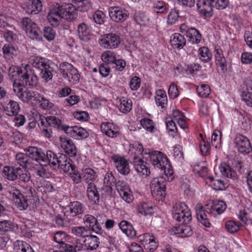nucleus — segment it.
<instances>
[{"label": "nucleus", "mask_w": 252, "mask_h": 252, "mask_svg": "<svg viewBox=\"0 0 252 252\" xmlns=\"http://www.w3.org/2000/svg\"><path fill=\"white\" fill-rule=\"evenodd\" d=\"M29 151L32 157L37 161L43 162L45 164L52 166L58 165L66 173L75 166L72 164V160L63 154H59L58 156L51 150L43 151L41 149L34 148H30Z\"/></svg>", "instance_id": "obj_1"}, {"label": "nucleus", "mask_w": 252, "mask_h": 252, "mask_svg": "<svg viewBox=\"0 0 252 252\" xmlns=\"http://www.w3.org/2000/svg\"><path fill=\"white\" fill-rule=\"evenodd\" d=\"M22 83H13V90L16 95L23 102L31 104H36L37 99L40 97L37 92L25 90V86H32L36 83L37 77L32 70H26L21 76Z\"/></svg>", "instance_id": "obj_2"}, {"label": "nucleus", "mask_w": 252, "mask_h": 252, "mask_svg": "<svg viewBox=\"0 0 252 252\" xmlns=\"http://www.w3.org/2000/svg\"><path fill=\"white\" fill-rule=\"evenodd\" d=\"M77 16V10L72 4L65 3L61 5L56 3L50 7L47 19L52 26L56 27L60 24L62 19L72 21Z\"/></svg>", "instance_id": "obj_3"}, {"label": "nucleus", "mask_w": 252, "mask_h": 252, "mask_svg": "<svg viewBox=\"0 0 252 252\" xmlns=\"http://www.w3.org/2000/svg\"><path fill=\"white\" fill-rule=\"evenodd\" d=\"M226 205L221 200H214L205 205V210L203 209V206L197 204L195 206L196 218L204 226L206 227H210V223L205 212L212 216L216 217L221 214L226 209Z\"/></svg>", "instance_id": "obj_4"}, {"label": "nucleus", "mask_w": 252, "mask_h": 252, "mask_svg": "<svg viewBox=\"0 0 252 252\" xmlns=\"http://www.w3.org/2000/svg\"><path fill=\"white\" fill-rule=\"evenodd\" d=\"M145 159L150 162L155 168L163 171L168 181L171 182L174 177L173 170L167 157L160 151L147 149L145 153Z\"/></svg>", "instance_id": "obj_5"}, {"label": "nucleus", "mask_w": 252, "mask_h": 252, "mask_svg": "<svg viewBox=\"0 0 252 252\" xmlns=\"http://www.w3.org/2000/svg\"><path fill=\"white\" fill-rule=\"evenodd\" d=\"M32 66L40 71L39 76L45 82L51 80L53 78V64L48 59L37 56L31 58Z\"/></svg>", "instance_id": "obj_6"}, {"label": "nucleus", "mask_w": 252, "mask_h": 252, "mask_svg": "<svg viewBox=\"0 0 252 252\" xmlns=\"http://www.w3.org/2000/svg\"><path fill=\"white\" fill-rule=\"evenodd\" d=\"M8 191L12 197L15 206L20 211L27 210L33 202L32 198L26 197L14 185L9 186Z\"/></svg>", "instance_id": "obj_7"}, {"label": "nucleus", "mask_w": 252, "mask_h": 252, "mask_svg": "<svg viewBox=\"0 0 252 252\" xmlns=\"http://www.w3.org/2000/svg\"><path fill=\"white\" fill-rule=\"evenodd\" d=\"M166 180L165 177L160 176L153 179L151 182L152 194L157 200H161L166 195Z\"/></svg>", "instance_id": "obj_8"}, {"label": "nucleus", "mask_w": 252, "mask_h": 252, "mask_svg": "<svg viewBox=\"0 0 252 252\" xmlns=\"http://www.w3.org/2000/svg\"><path fill=\"white\" fill-rule=\"evenodd\" d=\"M172 217L179 222L188 223L191 220V215L189 207L183 202L176 203L173 207Z\"/></svg>", "instance_id": "obj_9"}, {"label": "nucleus", "mask_w": 252, "mask_h": 252, "mask_svg": "<svg viewBox=\"0 0 252 252\" xmlns=\"http://www.w3.org/2000/svg\"><path fill=\"white\" fill-rule=\"evenodd\" d=\"M121 38L120 35L116 33H109L100 36L98 39L100 45L108 49H113L118 48L121 44Z\"/></svg>", "instance_id": "obj_10"}, {"label": "nucleus", "mask_w": 252, "mask_h": 252, "mask_svg": "<svg viewBox=\"0 0 252 252\" xmlns=\"http://www.w3.org/2000/svg\"><path fill=\"white\" fill-rule=\"evenodd\" d=\"M21 27L27 36L32 39H39L40 38V31L37 25L31 19L25 17L21 21Z\"/></svg>", "instance_id": "obj_11"}, {"label": "nucleus", "mask_w": 252, "mask_h": 252, "mask_svg": "<svg viewBox=\"0 0 252 252\" xmlns=\"http://www.w3.org/2000/svg\"><path fill=\"white\" fill-rule=\"evenodd\" d=\"M59 71L63 77L69 82H78L79 80V74L77 69L68 63H62L60 65Z\"/></svg>", "instance_id": "obj_12"}, {"label": "nucleus", "mask_w": 252, "mask_h": 252, "mask_svg": "<svg viewBox=\"0 0 252 252\" xmlns=\"http://www.w3.org/2000/svg\"><path fill=\"white\" fill-rule=\"evenodd\" d=\"M108 13L110 18L117 23L124 22L129 16V13L127 10L119 6L109 7Z\"/></svg>", "instance_id": "obj_13"}, {"label": "nucleus", "mask_w": 252, "mask_h": 252, "mask_svg": "<svg viewBox=\"0 0 252 252\" xmlns=\"http://www.w3.org/2000/svg\"><path fill=\"white\" fill-rule=\"evenodd\" d=\"M32 148L38 149L34 147H29L26 149L27 153H19L15 156V162L25 168L29 169H32V167L33 160L37 161L35 159L32 157L29 151V149Z\"/></svg>", "instance_id": "obj_14"}, {"label": "nucleus", "mask_w": 252, "mask_h": 252, "mask_svg": "<svg viewBox=\"0 0 252 252\" xmlns=\"http://www.w3.org/2000/svg\"><path fill=\"white\" fill-rule=\"evenodd\" d=\"M234 144L238 151L244 155L248 154L252 151L250 140L243 135L238 134L235 136Z\"/></svg>", "instance_id": "obj_15"}, {"label": "nucleus", "mask_w": 252, "mask_h": 252, "mask_svg": "<svg viewBox=\"0 0 252 252\" xmlns=\"http://www.w3.org/2000/svg\"><path fill=\"white\" fill-rule=\"evenodd\" d=\"M116 189L121 197L126 202H132L133 197L128 185L124 181L119 180L116 183Z\"/></svg>", "instance_id": "obj_16"}, {"label": "nucleus", "mask_w": 252, "mask_h": 252, "mask_svg": "<svg viewBox=\"0 0 252 252\" xmlns=\"http://www.w3.org/2000/svg\"><path fill=\"white\" fill-rule=\"evenodd\" d=\"M115 166L117 171L124 175H127L130 171L128 160L124 157L119 155H115L112 157Z\"/></svg>", "instance_id": "obj_17"}, {"label": "nucleus", "mask_w": 252, "mask_h": 252, "mask_svg": "<svg viewBox=\"0 0 252 252\" xmlns=\"http://www.w3.org/2000/svg\"><path fill=\"white\" fill-rule=\"evenodd\" d=\"M210 4H208L207 7L200 9V12L206 17L210 16L212 14V7L217 9L222 10L225 9L228 5V0H212Z\"/></svg>", "instance_id": "obj_18"}, {"label": "nucleus", "mask_w": 252, "mask_h": 252, "mask_svg": "<svg viewBox=\"0 0 252 252\" xmlns=\"http://www.w3.org/2000/svg\"><path fill=\"white\" fill-rule=\"evenodd\" d=\"M85 209V205L79 201L71 202L64 208V215L75 217L82 214Z\"/></svg>", "instance_id": "obj_19"}, {"label": "nucleus", "mask_w": 252, "mask_h": 252, "mask_svg": "<svg viewBox=\"0 0 252 252\" xmlns=\"http://www.w3.org/2000/svg\"><path fill=\"white\" fill-rule=\"evenodd\" d=\"M60 144L63 151L70 157L75 156L76 155V147L73 141L65 136L59 137Z\"/></svg>", "instance_id": "obj_20"}, {"label": "nucleus", "mask_w": 252, "mask_h": 252, "mask_svg": "<svg viewBox=\"0 0 252 252\" xmlns=\"http://www.w3.org/2000/svg\"><path fill=\"white\" fill-rule=\"evenodd\" d=\"M83 220L89 230L90 229L96 234H101L102 233L103 230L99 226L97 219L94 217L87 214L84 216Z\"/></svg>", "instance_id": "obj_21"}, {"label": "nucleus", "mask_w": 252, "mask_h": 252, "mask_svg": "<svg viewBox=\"0 0 252 252\" xmlns=\"http://www.w3.org/2000/svg\"><path fill=\"white\" fill-rule=\"evenodd\" d=\"M32 70L30 68V66L27 64L23 69L20 68L15 65H11L9 67L8 69V75L9 78L14 82H17L16 81L17 79H19L20 81L22 82L21 79L22 76L26 72V70Z\"/></svg>", "instance_id": "obj_22"}, {"label": "nucleus", "mask_w": 252, "mask_h": 252, "mask_svg": "<svg viewBox=\"0 0 252 252\" xmlns=\"http://www.w3.org/2000/svg\"><path fill=\"white\" fill-rule=\"evenodd\" d=\"M187 224L183 223L178 226L174 227L171 230V234L181 238L190 236L192 234V230L191 227Z\"/></svg>", "instance_id": "obj_23"}, {"label": "nucleus", "mask_w": 252, "mask_h": 252, "mask_svg": "<svg viewBox=\"0 0 252 252\" xmlns=\"http://www.w3.org/2000/svg\"><path fill=\"white\" fill-rule=\"evenodd\" d=\"M100 128L102 132L110 138L116 137L119 134V127L112 123H103L101 125Z\"/></svg>", "instance_id": "obj_24"}, {"label": "nucleus", "mask_w": 252, "mask_h": 252, "mask_svg": "<svg viewBox=\"0 0 252 252\" xmlns=\"http://www.w3.org/2000/svg\"><path fill=\"white\" fill-rule=\"evenodd\" d=\"M86 192L87 197L91 203L97 204L99 203V195L94 183L90 182L88 184Z\"/></svg>", "instance_id": "obj_25"}, {"label": "nucleus", "mask_w": 252, "mask_h": 252, "mask_svg": "<svg viewBox=\"0 0 252 252\" xmlns=\"http://www.w3.org/2000/svg\"><path fill=\"white\" fill-rule=\"evenodd\" d=\"M65 132L71 137L79 139L85 138L88 136V133L84 128L77 126H68L65 129Z\"/></svg>", "instance_id": "obj_26"}, {"label": "nucleus", "mask_w": 252, "mask_h": 252, "mask_svg": "<svg viewBox=\"0 0 252 252\" xmlns=\"http://www.w3.org/2000/svg\"><path fill=\"white\" fill-rule=\"evenodd\" d=\"M133 158L134 167L137 172L142 175L147 176L149 175L150 170L147 166V163L136 156H134Z\"/></svg>", "instance_id": "obj_27"}, {"label": "nucleus", "mask_w": 252, "mask_h": 252, "mask_svg": "<svg viewBox=\"0 0 252 252\" xmlns=\"http://www.w3.org/2000/svg\"><path fill=\"white\" fill-rule=\"evenodd\" d=\"M237 216L243 222L246 223L250 220L252 223V204L248 203L245 208L240 209Z\"/></svg>", "instance_id": "obj_28"}, {"label": "nucleus", "mask_w": 252, "mask_h": 252, "mask_svg": "<svg viewBox=\"0 0 252 252\" xmlns=\"http://www.w3.org/2000/svg\"><path fill=\"white\" fill-rule=\"evenodd\" d=\"M38 126L40 130V134L44 138L51 141L53 137V131L52 127L44 119H41Z\"/></svg>", "instance_id": "obj_29"}, {"label": "nucleus", "mask_w": 252, "mask_h": 252, "mask_svg": "<svg viewBox=\"0 0 252 252\" xmlns=\"http://www.w3.org/2000/svg\"><path fill=\"white\" fill-rule=\"evenodd\" d=\"M85 248L89 251L96 249L99 245V239L95 235L89 234L83 241Z\"/></svg>", "instance_id": "obj_30"}, {"label": "nucleus", "mask_w": 252, "mask_h": 252, "mask_svg": "<svg viewBox=\"0 0 252 252\" xmlns=\"http://www.w3.org/2000/svg\"><path fill=\"white\" fill-rule=\"evenodd\" d=\"M42 7V4L40 0H30L25 10L29 14H36L41 10Z\"/></svg>", "instance_id": "obj_31"}, {"label": "nucleus", "mask_w": 252, "mask_h": 252, "mask_svg": "<svg viewBox=\"0 0 252 252\" xmlns=\"http://www.w3.org/2000/svg\"><path fill=\"white\" fill-rule=\"evenodd\" d=\"M186 39L179 33L173 34L170 38V43L174 48L182 49L186 45Z\"/></svg>", "instance_id": "obj_32"}, {"label": "nucleus", "mask_w": 252, "mask_h": 252, "mask_svg": "<svg viewBox=\"0 0 252 252\" xmlns=\"http://www.w3.org/2000/svg\"><path fill=\"white\" fill-rule=\"evenodd\" d=\"M20 169L18 167L5 166L3 169V176L9 180L14 181L18 177Z\"/></svg>", "instance_id": "obj_33"}, {"label": "nucleus", "mask_w": 252, "mask_h": 252, "mask_svg": "<svg viewBox=\"0 0 252 252\" xmlns=\"http://www.w3.org/2000/svg\"><path fill=\"white\" fill-rule=\"evenodd\" d=\"M155 101L157 106L161 108H165L167 105V97L165 92L162 89L156 92L155 96Z\"/></svg>", "instance_id": "obj_34"}, {"label": "nucleus", "mask_w": 252, "mask_h": 252, "mask_svg": "<svg viewBox=\"0 0 252 252\" xmlns=\"http://www.w3.org/2000/svg\"><path fill=\"white\" fill-rule=\"evenodd\" d=\"M51 127L61 129L65 132L67 126L63 124L62 121L58 118L53 116H48L44 119Z\"/></svg>", "instance_id": "obj_35"}, {"label": "nucleus", "mask_w": 252, "mask_h": 252, "mask_svg": "<svg viewBox=\"0 0 252 252\" xmlns=\"http://www.w3.org/2000/svg\"><path fill=\"white\" fill-rule=\"evenodd\" d=\"M119 226L127 237L133 238L136 236V231L129 222L126 220L121 221L119 224Z\"/></svg>", "instance_id": "obj_36"}, {"label": "nucleus", "mask_w": 252, "mask_h": 252, "mask_svg": "<svg viewBox=\"0 0 252 252\" xmlns=\"http://www.w3.org/2000/svg\"><path fill=\"white\" fill-rule=\"evenodd\" d=\"M19 104L12 100H10L4 107V111L5 114L9 116H15L20 111Z\"/></svg>", "instance_id": "obj_37"}, {"label": "nucleus", "mask_w": 252, "mask_h": 252, "mask_svg": "<svg viewBox=\"0 0 252 252\" xmlns=\"http://www.w3.org/2000/svg\"><path fill=\"white\" fill-rule=\"evenodd\" d=\"M156 210L155 207L146 202H141L137 206L138 212L144 216L152 215Z\"/></svg>", "instance_id": "obj_38"}, {"label": "nucleus", "mask_w": 252, "mask_h": 252, "mask_svg": "<svg viewBox=\"0 0 252 252\" xmlns=\"http://www.w3.org/2000/svg\"><path fill=\"white\" fill-rule=\"evenodd\" d=\"M39 164L33 163L32 167L30 170H34L37 175L42 178H47L48 176V173L46 169V167L48 164H45L43 162L37 161Z\"/></svg>", "instance_id": "obj_39"}, {"label": "nucleus", "mask_w": 252, "mask_h": 252, "mask_svg": "<svg viewBox=\"0 0 252 252\" xmlns=\"http://www.w3.org/2000/svg\"><path fill=\"white\" fill-rule=\"evenodd\" d=\"M2 52L5 59L10 60L16 56L17 49L10 44H6L2 48Z\"/></svg>", "instance_id": "obj_40"}, {"label": "nucleus", "mask_w": 252, "mask_h": 252, "mask_svg": "<svg viewBox=\"0 0 252 252\" xmlns=\"http://www.w3.org/2000/svg\"><path fill=\"white\" fill-rule=\"evenodd\" d=\"M119 102L118 108L121 112L127 113L131 110L132 102L130 99L127 97H122L120 98Z\"/></svg>", "instance_id": "obj_41"}, {"label": "nucleus", "mask_w": 252, "mask_h": 252, "mask_svg": "<svg viewBox=\"0 0 252 252\" xmlns=\"http://www.w3.org/2000/svg\"><path fill=\"white\" fill-rule=\"evenodd\" d=\"M82 176L83 180L89 184L90 182L93 183L97 177V174L95 171L90 168H87L83 170Z\"/></svg>", "instance_id": "obj_42"}, {"label": "nucleus", "mask_w": 252, "mask_h": 252, "mask_svg": "<svg viewBox=\"0 0 252 252\" xmlns=\"http://www.w3.org/2000/svg\"><path fill=\"white\" fill-rule=\"evenodd\" d=\"M77 32L81 40L87 41L89 39L90 31L87 25L85 23H82L78 25Z\"/></svg>", "instance_id": "obj_43"}, {"label": "nucleus", "mask_w": 252, "mask_h": 252, "mask_svg": "<svg viewBox=\"0 0 252 252\" xmlns=\"http://www.w3.org/2000/svg\"><path fill=\"white\" fill-rule=\"evenodd\" d=\"M71 233L79 238L85 239L89 234V230L85 226H74L71 228Z\"/></svg>", "instance_id": "obj_44"}, {"label": "nucleus", "mask_w": 252, "mask_h": 252, "mask_svg": "<svg viewBox=\"0 0 252 252\" xmlns=\"http://www.w3.org/2000/svg\"><path fill=\"white\" fill-rule=\"evenodd\" d=\"M15 252H34L31 246L27 242L17 240L14 243Z\"/></svg>", "instance_id": "obj_45"}, {"label": "nucleus", "mask_w": 252, "mask_h": 252, "mask_svg": "<svg viewBox=\"0 0 252 252\" xmlns=\"http://www.w3.org/2000/svg\"><path fill=\"white\" fill-rule=\"evenodd\" d=\"M193 171L196 174L201 177H205L207 174L208 169L205 162L196 163L193 168Z\"/></svg>", "instance_id": "obj_46"}, {"label": "nucleus", "mask_w": 252, "mask_h": 252, "mask_svg": "<svg viewBox=\"0 0 252 252\" xmlns=\"http://www.w3.org/2000/svg\"><path fill=\"white\" fill-rule=\"evenodd\" d=\"M219 169L221 174L228 178H233L236 176L235 171L227 163L223 162L220 164Z\"/></svg>", "instance_id": "obj_47"}, {"label": "nucleus", "mask_w": 252, "mask_h": 252, "mask_svg": "<svg viewBox=\"0 0 252 252\" xmlns=\"http://www.w3.org/2000/svg\"><path fill=\"white\" fill-rule=\"evenodd\" d=\"M189 39V41L193 44L199 43L202 38L201 34L195 28H192L189 32L187 36Z\"/></svg>", "instance_id": "obj_48"}, {"label": "nucleus", "mask_w": 252, "mask_h": 252, "mask_svg": "<svg viewBox=\"0 0 252 252\" xmlns=\"http://www.w3.org/2000/svg\"><path fill=\"white\" fill-rule=\"evenodd\" d=\"M39 103L40 108L44 110H49L54 106V104L49 99L40 94V97L37 99V103Z\"/></svg>", "instance_id": "obj_49"}, {"label": "nucleus", "mask_w": 252, "mask_h": 252, "mask_svg": "<svg viewBox=\"0 0 252 252\" xmlns=\"http://www.w3.org/2000/svg\"><path fill=\"white\" fill-rule=\"evenodd\" d=\"M199 58L205 62L209 61L212 58V54L209 49L206 47H202L198 50Z\"/></svg>", "instance_id": "obj_50"}, {"label": "nucleus", "mask_w": 252, "mask_h": 252, "mask_svg": "<svg viewBox=\"0 0 252 252\" xmlns=\"http://www.w3.org/2000/svg\"><path fill=\"white\" fill-rule=\"evenodd\" d=\"M140 124L142 127L150 132H153L155 128L154 122L148 118H144L141 120Z\"/></svg>", "instance_id": "obj_51"}, {"label": "nucleus", "mask_w": 252, "mask_h": 252, "mask_svg": "<svg viewBox=\"0 0 252 252\" xmlns=\"http://www.w3.org/2000/svg\"><path fill=\"white\" fill-rule=\"evenodd\" d=\"M14 224L10 220H4L0 221V231H11L14 230Z\"/></svg>", "instance_id": "obj_52"}, {"label": "nucleus", "mask_w": 252, "mask_h": 252, "mask_svg": "<svg viewBox=\"0 0 252 252\" xmlns=\"http://www.w3.org/2000/svg\"><path fill=\"white\" fill-rule=\"evenodd\" d=\"M102 60L107 64L114 63L116 60V55L114 52L107 51L103 53L101 56Z\"/></svg>", "instance_id": "obj_53"}, {"label": "nucleus", "mask_w": 252, "mask_h": 252, "mask_svg": "<svg viewBox=\"0 0 252 252\" xmlns=\"http://www.w3.org/2000/svg\"><path fill=\"white\" fill-rule=\"evenodd\" d=\"M79 101V96L72 92L68 98L64 99L63 104L65 106H71L78 103Z\"/></svg>", "instance_id": "obj_54"}, {"label": "nucleus", "mask_w": 252, "mask_h": 252, "mask_svg": "<svg viewBox=\"0 0 252 252\" xmlns=\"http://www.w3.org/2000/svg\"><path fill=\"white\" fill-rule=\"evenodd\" d=\"M210 89L208 85L201 84L196 88L198 95L201 97H206L210 94Z\"/></svg>", "instance_id": "obj_55"}, {"label": "nucleus", "mask_w": 252, "mask_h": 252, "mask_svg": "<svg viewBox=\"0 0 252 252\" xmlns=\"http://www.w3.org/2000/svg\"><path fill=\"white\" fill-rule=\"evenodd\" d=\"M67 173H68L74 183L77 184L81 182L82 177L75 166L70 170V171H68Z\"/></svg>", "instance_id": "obj_56"}, {"label": "nucleus", "mask_w": 252, "mask_h": 252, "mask_svg": "<svg viewBox=\"0 0 252 252\" xmlns=\"http://www.w3.org/2000/svg\"><path fill=\"white\" fill-rule=\"evenodd\" d=\"M168 9V5L163 1H158L154 3V9L157 13H162Z\"/></svg>", "instance_id": "obj_57"}, {"label": "nucleus", "mask_w": 252, "mask_h": 252, "mask_svg": "<svg viewBox=\"0 0 252 252\" xmlns=\"http://www.w3.org/2000/svg\"><path fill=\"white\" fill-rule=\"evenodd\" d=\"M67 240V235L63 231L57 232L54 236V241L62 246Z\"/></svg>", "instance_id": "obj_58"}, {"label": "nucleus", "mask_w": 252, "mask_h": 252, "mask_svg": "<svg viewBox=\"0 0 252 252\" xmlns=\"http://www.w3.org/2000/svg\"><path fill=\"white\" fill-rule=\"evenodd\" d=\"M147 149H144L143 146L141 144L135 142L132 145L130 148V151L137 155H142L143 158H145V153Z\"/></svg>", "instance_id": "obj_59"}, {"label": "nucleus", "mask_w": 252, "mask_h": 252, "mask_svg": "<svg viewBox=\"0 0 252 252\" xmlns=\"http://www.w3.org/2000/svg\"><path fill=\"white\" fill-rule=\"evenodd\" d=\"M178 18L179 11L172 9L168 15L167 23L170 25H173L177 21Z\"/></svg>", "instance_id": "obj_60"}, {"label": "nucleus", "mask_w": 252, "mask_h": 252, "mask_svg": "<svg viewBox=\"0 0 252 252\" xmlns=\"http://www.w3.org/2000/svg\"><path fill=\"white\" fill-rule=\"evenodd\" d=\"M105 18V15L101 10H96L93 14L94 22L97 24L102 25L104 23Z\"/></svg>", "instance_id": "obj_61"}, {"label": "nucleus", "mask_w": 252, "mask_h": 252, "mask_svg": "<svg viewBox=\"0 0 252 252\" xmlns=\"http://www.w3.org/2000/svg\"><path fill=\"white\" fill-rule=\"evenodd\" d=\"M221 132L218 130L214 131L212 137L211 142L213 146L218 148L220 145Z\"/></svg>", "instance_id": "obj_62"}, {"label": "nucleus", "mask_w": 252, "mask_h": 252, "mask_svg": "<svg viewBox=\"0 0 252 252\" xmlns=\"http://www.w3.org/2000/svg\"><path fill=\"white\" fill-rule=\"evenodd\" d=\"M43 33L45 38L48 41L53 40L56 35L55 31L50 27H45Z\"/></svg>", "instance_id": "obj_63"}, {"label": "nucleus", "mask_w": 252, "mask_h": 252, "mask_svg": "<svg viewBox=\"0 0 252 252\" xmlns=\"http://www.w3.org/2000/svg\"><path fill=\"white\" fill-rule=\"evenodd\" d=\"M241 98L247 105L252 107V93L243 92L241 94Z\"/></svg>", "instance_id": "obj_64"}]
</instances>
